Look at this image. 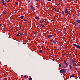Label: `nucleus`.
Masks as SVG:
<instances>
[{
	"instance_id": "nucleus-1",
	"label": "nucleus",
	"mask_w": 80,
	"mask_h": 80,
	"mask_svg": "<svg viewBox=\"0 0 80 80\" xmlns=\"http://www.w3.org/2000/svg\"><path fill=\"white\" fill-rule=\"evenodd\" d=\"M62 67L65 68V67H67V66L68 65V64L66 63L65 61H64V62L62 63Z\"/></svg>"
},
{
	"instance_id": "nucleus-2",
	"label": "nucleus",
	"mask_w": 80,
	"mask_h": 80,
	"mask_svg": "<svg viewBox=\"0 0 80 80\" xmlns=\"http://www.w3.org/2000/svg\"><path fill=\"white\" fill-rule=\"evenodd\" d=\"M60 73H65L66 72L65 69H62L60 70Z\"/></svg>"
},
{
	"instance_id": "nucleus-3",
	"label": "nucleus",
	"mask_w": 80,
	"mask_h": 80,
	"mask_svg": "<svg viewBox=\"0 0 80 80\" xmlns=\"http://www.w3.org/2000/svg\"><path fill=\"white\" fill-rule=\"evenodd\" d=\"M73 45L76 48H80V46L77 45L75 44H73Z\"/></svg>"
},
{
	"instance_id": "nucleus-4",
	"label": "nucleus",
	"mask_w": 80,
	"mask_h": 80,
	"mask_svg": "<svg viewBox=\"0 0 80 80\" xmlns=\"http://www.w3.org/2000/svg\"><path fill=\"white\" fill-rule=\"evenodd\" d=\"M64 12L66 13H67V14H69V13L68 12V9H67V8H66L64 9Z\"/></svg>"
},
{
	"instance_id": "nucleus-5",
	"label": "nucleus",
	"mask_w": 80,
	"mask_h": 80,
	"mask_svg": "<svg viewBox=\"0 0 80 80\" xmlns=\"http://www.w3.org/2000/svg\"><path fill=\"white\" fill-rule=\"evenodd\" d=\"M72 62L73 63V66H75V67H77V64H76V62H75L73 60H72Z\"/></svg>"
},
{
	"instance_id": "nucleus-6",
	"label": "nucleus",
	"mask_w": 80,
	"mask_h": 80,
	"mask_svg": "<svg viewBox=\"0 0 80 80\" xmlns=\"http://www.w3.org/2000/svg\"><path fill=\"white\" fill-rule=\"evenodd\" d=\"M52 37V35H48L47 36V37L48 38H51V37Z\"/></svg>"
},
{
	"instance_id": "nucleus-7",
	"label": "nucleus",
	"mask_w": 80,
	"mask_h": 80,
	"mask_svg": "<svg viewBox=\"0 0 80 80\" xmlns=\"http://www.w3.org/2000/svg\"><path fill=\"white\" fill-rule=\"evenodd\" d=\"M2 4H3V5L5 6L6 4L5 2V1H4V0H2Z\"/></svg>"
},
{
	"instance_id": "nucleus-8",
	"label": "nucleus",
	"mask_w": 80,
	"mask_h": 80,
	"mask_svg": "<svg viewBox=\"0 0 80 80\" xmlns=\"http://www.w3.org/2000/svg\"><path fill=\"white\" fill-rule=\"evenodd\" d=\"M69 67L70 70H72L73 69V67H72V66L71 65H69Z\"/></svg>"
},
{
	"instance_id": "nucleus-9",
	"label": "nucleus",
	"mask_w": 80,
	"mask_h": 80,
	"mask_svg": "<svg viewBox=\"0 0 80 80\" xmlns=\"http://www.w3.org/2000/svg\"><path fill=\"white\" fill-rule=\"evenodd\" d=\"M31 7L30 9L31 10H32H32H33V7L32 6H31Z\"/></svg>"
},
{
	"instance_id": "nucleus-10",
	"label": "nucleus",
	"mask_w": 80,
	"mask_h": 80,
	"mask_svg": "<svg viewBox=\"0 0 80 80\" xmlns=\"http://www.w3.org/2000/svg\"><path fill=\"white\" fill-rule=\"evenodd\" d=\"M52 42H53L54 43V44H56V43H57V42H56V41L53 40L52 39Z\"/></svg>"
},
{
	"instance_id": "nucleus-11",
	"label": "nucleus",
	"mask_w": 80,
	"mask_h": 80,
	"mask_svg": "<svg viewBox=\"0 0 80 80\" xmlns=\"http://www.w3.org/2000/svg\"><path fill=\"white\" fill-rule=\"evenodd\" d=\"M40 23H43V20H40Z\"/></svg>"
},
{
	"instance_id": "nucleus-12",
	"label": "nucleus",
	"mask_w": 80,
	"mask_h": 80,
	"mask_svg": "<svg viewBox=\"0 0 80 80\" xmlns=\"http://www.w3.org/2000/svg\"><path fill=\"white\" fill-rule=\"evenodd\" d=\"M35 18L36 19V20H39V18H38L37 16L35 17Z\"/></svg>"
},
{
	"instance_id": "nucleus-13",
	"label": "nucleus",
	"mask_w": 80,
	"mask_h": 80,
	"mask_svg": "<svg viewBox=\"0 0 80 80\" xmlns=\"http://www.w3.org/2000/svg\"><path fill=\"white\" fill-rule=\"evenodd\" d=\"M77 22L78 23H80V20H78L77 21Z\"/></svg>"
},
{
	"instance_id": "nucleus-14",
	"label": "nucleus",
	"mask_w": 80,
	"mask_h": 80,
	"mask_svg": "<svg viewBox=\"0 0 80 80\" xmlns=\"http://www.w3.org/2000/svg\"><path fill=\"white\" fill-rule=\"evenodd\" d=\"M23 17H24V16H22L21 17H20V18L21 19H23Z\"/></svg>"
},
{
	"instance_id": "nucleus-15",
	"label": "nucleus",
	"mask_w": 80,
	"mask_h": 80,
	"mask_svg": "<svg viewBox=\"0 0 80 80\" xmlns=\"http://www.w3.org/2000/svg\"><path fill=\"white\" fill-rule=\"evenodd\" d=\"M29 80H32V78H29Z\"/></svg>"
},
{
	"instance_id": "nucleus-16",
	"label": "nucleus",
	"mask_w": 80,
	"mask_h": 80,
	"mask_svg": "<svg viewBox=\"0 0 80 80\" xmlns=\"http://www.w3.org/2000/svg\"><path fill=\"white\" fill-rule=\"evenodd\" d=\"M23 20L24 22H26L27 21V19H23Z\"/></svg>"
},
{
	"instance_id": "nucleus-17",
	"label": "nucleus",
	"mask_w": 80,
	"mask_h": 80,
	"mask_svg": "<svg viewBox=\"0 0 80 80\" xmlns=\"http://www.w3.org/2000/svg\"><path fill=\"white\" fill-rule=\"evenodd\" d=\"M70 78H71V77H73V75H71L70 76Z\"/></svg>"
},
{
	"instance_id": "nucleus-18",
	"label": "nucleus",
	"mask_w": 80,
	"mask_h": 80,
	"mask_svg": "<svg viewBox=\"0 0 80 80\" xmlns=\"http://www.w3.org/2000/svg\"><path fill=\"white\" fill-rule=\"evenodd\" d=\"M41 26H42V27H45V26L43 25V24H41Z\"/></svg>"
},
{
	"instance_id": "nucleus-19",
	"label": "nucleus",
	"mask_w": 80,
	"mask_h": 80,
	"mask_svg": "<svg viewBox=\"0 0 80 80\" xmlns=\"http://www.w3.org/2000/svg\"><path fill=\"white\" fill-rule=\"evenodd\" d=\"M15 3L16 5H18V2H16Z\"/></svg>"
},
{
	"instance_id": "nucleus-20",
	"label": "nucleus",
	"mask_w": 80,
	"mask_h": 80,
	"mask_svg": "<svg viewBox=\"0 0 80 80\" xmlns=\"http://www.w3.org/2000/svg\"><path fill=\"white\" fill-rule=\"evenodd\" d=\"M62 15H64V12L63 11L62 12Z\"/></svg>"
},
{
	"instance_id": "nucleus-21",
	"label": "nucleus",
	"mask_w": 80,
	"mask_h": 80,
	"mask_svg": "<svg viewBox=\"0 0 80 80\" xmlns=\"http://www.w3.org/2000/svg\"><path fill=\"white\" fill-rule=\"evenodd\" d=\"M42 52L43 51L42 50L40 51V53H42Z\"/></svg>"
},
{
	"instance_id": "nucleus-22",
	"label": "nucleus",
	"mask_w": 80,
	"mask_h": 80,
	"mask_svg": "<svg viewBox=\"0 0 80 80\" xmlns=\"http://www.w3.org/2000/svg\"><path fill=\"white\" fill-rule=\"evenodd\" d=\"M54 11L55 12H56V10H56V9H53Z\"/></svg>"
},
{
	"instance_id": "nucleus-23",
	"label": "nucleus",
	"mask_w": 80,
	"mask_h": 80,
	"mask_svg": "<svg viewBox=\"0 0 80 80\" xmlns=\"http://www.w3.org/2000/svg\"><path fill=\"white\" fill-rule=\"evenodd\" d=\"M59 67H62V65L61 64H59Z\"/></svg>"
},
{
	"instance_id": "nucleus-24",
	"label": "nucleus",
	"mask_w": 80,
	"mask_h": 80,
	"mask_svg": "<svg viewBox=\"0 0 80 80\" xmlns=\"http://www.w3.org/2000/svg\"><path fill=\"white\" fill-rule=\"evenodd\" d=\"M20 35H23V33H21L20 34Z\"/></svg>"
},
{
	"instance_id": "nucleus-25",
	"label": "nucleus",
	"mask_w": 80,
	"mask_h": 80,
	"mask_svg": "<svg viewBox=\"0 0 80 80\" xmlns=\"http://www.w3.org/2000/svg\"><path fill=\"white\" fill-rule=\"evenodd\" d=\"M17 37H19V34H17Z\"/></svg>"
},
{
	"instance_id": "nucleus-26",
	"label": "nucleus",
	"mask_w": 80,
	"mask_h": 80,
	"mask_svg": "<svg viewBox=\"0 0 80 80\" xmlns=\"http://www.w3.org/2000/svg\"><path fill=\"white\" fill-rule=\"evenodd\" d=\"M24 78H26V75L24 76Z\"/></svg>"
},
{
	"instance_id": "nucleus-27",
	"label": "nucleus",
	"mask_w": 80,
	"mask_h": 80,
	"mask_svg": "<svg viewBox=\"0 0 80 80\" xmlns=\"http://www.w3.org/2000/svg\"><path fill=\"white\" fill-rule=\"evenodd\" d=\"M46 23H49V22H48V21H47V22H46Z\"/></svg>"
},
{
	"instance_id": "nucleus-28",
	"label": "nucleus",
	"mask_w": 80,
	"mask_h": 80,
	"mask_svg": "<svg viewBox=\"0 0 80 80\" xmlns=\"http://www.w3.org/2000/svg\"><path fill=\"white\" fill-rule=\"evenodd\" d=\"M6 2H8V0H6Z\"/></svg>"
},
{
	"instance_id": "nucleus-29",
	"label": "nucleus",
	"mask_w": 80,
	"mask_h": 80,
	"mask_svg": "<svg viewBox=\"0 0 80 80\" xmlns=\"http://www.w3.org/2000/svg\"><path fill=\"white\" fill-rule=\"evenodd\" d=\"M48 1L49 2H50L51 1H52V0H48Z\"/></svg>"
},
{
	"instance_id": "nucleus-30",
	"label": "nucleus",
	"mask_w": 80,
	"mask_h": 80,
	"mask_svg": "<svg viewBox=\"0 0 80 80\" xmlns=\"http://www.w3.org/2000/svg\"><path fill=\"white\" fill-rule=\"evenodd\" d=\"M8 2H10V0H8Z\"/></svg>"
},
{
	"instance_id": "nucleus-31",
	"label": "nucleus",
	"mask_w": 80,
	"mask_h": 80,
	"mask_svg": "<svg viewBox=\"0 0 80 80\" xmlns=\"http://www.w3.org/2000/svg\"><path fill=\"white\" fill-rule=\"evenodd\" d=\"M75 26H77V24H75Z\"/></svg>"
},
{
	"instance_id": "nucleus-32",
	"label": "nucleus",
	"mask_w": 80,
	"mask_h": 80,
	"mask_svg": "<svg viewBox=\"0 0 80 80\" xmlns=\"http://www.w3.org/2000/svg\"><path fill=\"white\" fill-rule=\"evenodd\" d=\"M36 2H38V0H36Z\"/></svg>"
},
{
	"instance_id": "nucleus-33",
	"label": "nucleus",
	"mask_w": 80,
	"mask_h": 80,
	"mask_svg": "<svg viewBox=\"0 0 80 80\" xmlns=\"http://www.w3.org/2000/svg\"><path fill=\"white\" fill-rule=\"evenodd\" d=\"M1 65V62L0 61V65Z\"/></svg>"
},
{
	"instance_id": "nucleus-34",
	"label": "nucleus",
	"mask_w": 80,
	"mask_h": 80,
	"mask_svg": "<svg viewBox=\"0 0 80 80\" xmlns=\"http://www.w3.org/2000/svg\"><path fill=\"white\" fill-rule=\"evenodd\" d=\"M72 0V1H73V0Z\"/></svg>"
}]
</instances>
